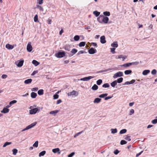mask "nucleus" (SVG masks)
<instances>
[{"label":"nucleus","mask_w":157,"mask_h":157,"mask_svg":"<svg viewBox=\"0 0 157 157\" xmlns=\"http://www.w3.org/2000/svg\"><path fill=\"white\" fill-rule=\"evenodd\" d=\"M33 107L32 106H31L30 107V109H31L30 110H29V113L31 114H34L36 113L37 111H39V109H38L37 108H35L34 109H33Z\"/></svg>","instance_id":"nucleus-1"},{"label":"nucleus","mask_w":157,"mask_h":157,"mask_svg":"<svg viewBox=\"0 0 157 157\" xmlns=\"http://www.w3.org/2000/svg\"><path fill=\"white\" fill-rule=\"evenodd\" d=\"M55 56L57 58H62L65 56V52L64 51L62 52H59L55 55Z\"/></svg>","instance_id":"nucleus-2"},{"label":"nucleus","mask_w":157,"mask_h":157,"mask_svg":"<svg viewBox=\"0 0 157 157\" xmlns=\"http://www.w3.org/2000/svg\"><path fill=\"white\" fill-rule=\"evenodd\" d=\"M36 122H34V123L31 124H30L28 126H27L26 127V128H25L24 129H23L22 130V132L25 131L26 130H27L28 129H30V128H33V127L34 126L36 125Z\"/></svg>","instance_id":"nucleus-3"},{"label":"nucleus","mask_w":157,"mask_h":157,"mask_svg":"<svg viewBox=\"0 0 157 157\" xmlns=\"http://www.w3.org/2000/svg\"><path fill=\"white\" fill-rule=\"evenodd\" d=\"M109 20V18L108 17L103 15L101 24H107L108 23Z\"/></svg>","instance_id":"nucleus-4"},{"label":"nucleus","mask_w":157,"mask_h":157,"mask_svg":"<svg viewBox=\"0 0 157 157\" xmlns=\"http://www.w3.org/2000/svg\"><path fill=\"white\" fill-rule=\"evenodd\" d=\"M123 76V72L119 71L115 73L113 76L114 78H116L119 77H121Z\"/></svg>","instance_id":"nucleus-5"},{"label":"nucleus","mask_w":157,"mask_h":157,"mask_svg":"<svg viewBox=\"0 0 157 157\" xmlns=\"http://www.w3.org/2000/svg\"><path fill=\"white\" fill-rule=\"evenodd\" d=\"M67 95L68 96L74 95L75 96H76L78 95V92L76 91L73 90L72 92L68 93Z\"/></svg>","instance_id":"nucleus-6"},{"label":"nucleus","mask_w":157,"mask_h":157,"mask_svg":"<svg viewBox=\"0 0 157 157\" xmlns=\"http://www.w3.org/2000/svg\"><path fill=\"white\" fill-rule=\"evenodd\" d=\"M96 50L93 48H91L89 50L88 52L90 54H94L96 52Z\"/></svg>","instance_id":"nucleus-7"},{"label":"nucleus","mask_w":157,"mask_h":157,"mask_svg":"<svg viewBox=\"0 0 157 157\" xmlns=\"http://www.w3.org/2000/svg\"><path fill=\"white\" fill-rule=\"evenodd\" d=\"M33 49L32 46L30 43H28L27 46V50L29 52H31Z\"/></svg>","instance_id":"nucleus-8"},{"label":"nucleus","mask_w":157,"mask_h":157,"mask_svg":"<svg viewBox=\"0 0 157 157\" xmlns=\"http://www.w3.org/2000/svg\"><path fill=\"white\" fill-rule=\"evenodd\" d=\"M94 77H92V76H88L87 77H85L82 78L81 79V80L84 81H87L91 78H93Z\"/></svg>","instance_id":"nucleus-9"},{"label":"nucleus","mask_w":157,"mask_h":157,"mask_svg":"<svg viewBox=\"0 0 157 157\" xmlns=\"http://www.w3.org/2000/svg\"><path fill=\"white\" fill-rule=\"evenodd\" d=\"M100 42L102 44H105L106 43V41L105 40V36H103L100 37Z\"/></svg>","instance_id":"nucleus-10"},{"label":"nucleus","mask_w":157,"mask_h":157,"mask_svg":"<svg viewBox=\"0 0 157 157\" xmlns=\"http://www.w3.org/2000/svg\"><path fill=\"white\" fill-rule=\"evenodd\" d=\"M60 149L59 148L53 149L52 150V152L54 153L57 152L58 154H60V152L59 151Z\"/></svg>","instance_id":"nucleus-11"},{"label":"nucleus","mask_w":157,"mask_h":157,"mask_svg":"<svg viewBox=\"0 0 157 157\" xmlns=\"http://www.w3.org/2000/svg\"><path fill=\"white\" fill-rule=\"evenodd\" d=\"M6 47L8 49H12L14 47L12 45L8 44L6 45Z\"/></svg>","instance_id":"nucleus-12"},{"label":"nucleus","mask_w":157,"mask_h":157,"mask_svg":"<svg viewBox=\"0 0 157 157\" xmlns=\"http://www.w3.org/2000/svg\"><path fill=\"white\" fill-rule=\"evenodd\" d=\"M9 109L7 108H4L1 111V112L5 113L9 112Z\"/></svg>","instance_id":"nucleus-13"},{"label":"nucleus","mask_w":157,"mask_h":157,"mask_svg":"<svg viewBox=\"0 0 157 157\" xmlns=\"http://www.w3.org/2000/svg\"><path fill=\"white\" fill-rule=\"evenodd\" d=\"M103 15H101L97 18V20L100 23H101Z\"/></svg>","instance_id":"nucleus-14"},{"label":"nucleus","mask_w":157,"mask_h":157,"mask_svg":"<svg viewBox=\"0 0 157 157\" xmlns=\"http://www.w3.org/2000/svg\"><path fill=\"white\" fill-rule=\"evenodd\" d=\"M101 98H95V99L94 100V103H98L101 101Z\"/></svg>","instance_id":"nucleus-15"},{"label":"nucleus","mask_w":157,"mask_h":157,"mask_svg":"<svg viewBox=\"0 0 157 157\" xmlns=\"http://www.w3.org/2000/svg\"><path fill=\"white\" fill-rule=\"evenodd\" d=\"M70 46L68 45H66L64 46V49L66 51H69L70 50Z\"/></svg>","instance_id":"nucleus-16"},{"label":"nucleus","mask_w":157,"mask_h":157,"mask_svg":"<svg viewBox=\"0 0 157 157\" xmlns=\"http://www.w3.org/2000/svg\"><path fill=\"white\" fill-rule=\"evenodd\" d=\"M32 81V79L31 78H29L25 80L24 81V83L26 84H29L31 83Z\"/></svg>","instance_id":"nucleus-17"},{"label":"nucleus","mask_w":157,"mask_h":157,"mask_svg":"<svg viewBox=\"0 0 157 157\" xmlns=\"http://www.w3.org/2000/svg\"><path fill=\"white\" fill-rule=\"evenodd\" d=\"M37 95V94L36 93L34 92H32L31 94V97L33 98H35L36 97Z\"/></svg>","instance_id":"nucleus-18"},{"label":"nucleus","mask_w":157,"mask_h":157,"mask_svg":"<svg viewBox=\"0 0 157 157\" xmlns=\"http://www.w3.org/2000/svg\"><path fill=\"white\" fill-rule=\"evenodd\" d=\"M24 62V60H22L20 61L19 62L18 64H17V66L18 67H21L23 65Z\"/></svg>","instance_id":"nucleus-19"},{"label":"nucleus","mask_w":157,"mask_h":157,"mask_svg":"<svg viewBox=\"0 0 157 157\" xmlns=\"http://www.w3.org/2000/svg\"><path fill=\"white\" fill-rule=\"evenodd\" d=\"M111 46L113 47L117 48L118 46V44L117 42H114L112 44Z\"/></svg>","instance_id":"nucleus-20"},{"label":"nucleus","mask_w":157,"mask_h":157,"mask_svg":"<svg viewBox=\"0 0 157 157\" xmlns=\"http://www.w3.org/2000/svg\"><path fill=\"white\" fill-rule=\"evenodd\" d=\"M150 72L149 70H145L143 72L142 74L144 75H146Z\"/></svg>","instance_id":"nucleus-21"},{"label":"nucleus","mask_w":157,"mask_h":157,"mask_svg":"<svg viewBox=\"0 0 157 157\" xmlns=\"http://www.w3.org/2000/svg\"><path fill=\"white\" fill-rule=\"evenodd\" d=\"M32 63L35 66H37L39 64V63L38 61L35 60H33L32 61Z\"/></svg>","instance_id":"nucleus-22"},{"label":"nucleus","mask_w":157,"mask_h":157,"mask_svg":"<svg viewBox=\"0 0 157 157\" xmlns=\"http://www.w3.org/2000/svg\"><path fill=\"white\" fill-rule=\"evenodd\" d=\"M133 64V63H127L125 64H124L122 66L124 67H128L130 66V65Z\"/></svg>","instance_id":"nucleus-23"},{"label":"nucleus","mask_w":157,"mask_h":157,"mask_svg":"<svg viewBox=\"0 0 157 157\" xmlns=\"http://www.w3.org/2000/svg\"><path fill=\"white\" fill-rule=\"evenodd\" d=\"M117 80H115L111 83V85L113 87H114L117 84Z\"/></svg>","instance_id":"nucleus-24"},{"label":"nucleus","mask_w":157,"mask_h":157,"mask_svg":"<svg viewBox=\"0 0 157 157\" xmlns=\"http://www.w3.org/2000/svg\"><path fill=\"white\" fill-rule=\"evenodd\" d=\"M59 111L56 110L55 111H52L50 112L49 113L51 114H55L59 112Z\"/></svg>","instance_id":"nucleus-25"},{"label":"nucleus","mask_w":157,"mask_h":157,"mask_svg":"<svg viewBox=\"0 0 157 157\" xmlns=\"http://www.w3.org/2000/svg\"><path fill=\"white\" fill-rule=\"evenodd\" d=\"M98 86L96 84H94L92 87V89L94 90H96L98 89Z\"/></svg>","instance_id":"nucleus-26"},{"label":"nucleus","mask_w":157,"mask_h":157,"mask_svg":"<svg viewBox=\"0 0 157 157\" xmlns=\"http://www.w3.org/2000/svg\"><path fill=\"white\" fill-rule=\"evenodd\" d=\"M38 94L39 95H42L44 94V90L43 89H40L38 91Z\"/></svg>","instance_id":"nucleus-27"},{"label":"nucleus","mask_w":157,"mask_h":157,"mask_svg":"<svg viewBox=\"0 0 157 157\" xmlns=\"http://www.w3.org/2000/svg\"><path fill=\"white\" fill-rule=\"evenodd\" d=\"M132 72V71L131 70H127L124 72V74L126 75L130 74Z\"/></svg>","instance_id":"nucleus-28"},{"label":"nucleus","mask_w":157,"mask_h":157,"mask_svg":"<svg viewBox=\"0 0 157 157\" xmlns=\"http://www.w3.org/2000/svg\"><path fill=\"white\" fill-rule=\"evenodd\" d=\"M85 42H81L79 43L78 45L80 47H83L85 45Z\"/></svg>","instance_id":"nucleus-29"},{"label":"nucleus","mask_w":157,"mask_h":157,"mask_svg":"<svg viewBox=\"0 0 157 157\" xmlns=\"http://www.w3.org/2000/svg\"><path fill=\"white\" fill-rule=\"evenodd\" d=\"M46 153V151H43L41 152H40L39 155V157H41V156H44Z\"/></svg>","instance_id":"nucleus-30"},{"label":"nucleus","mask_w":157,"mask_h":157,"mask_svg":"<svg viewBox=\"0 0 157 157\" xmlns=\"http://www.w3.org/2000/svg\"><path fill=\"white\" fill-rule=\"evenodd\" d=\"M94 14L96 16L98 17L100 14V12H98L97 11H95L93 12Z\"/></svg>","instance_id":"nucleus-31"},{"label":"nucleus","mask_w":157,"mask_h":157,"mask_svg":"<svg viewBox=\"0 0 157 157\" xmlns=\"http://www.w3.org/2000/svg\"><path fill=\"white\" fill-rule=\"evenodd\" d=\"M103 14L105 16H109L110 15V13L109 11H105L103 12Z\"/></svg>","instance_id":"nucleus-32"},{"label":"nucleus","mask_w":157,"mask_h":157,"mask_svg":"<svg viewBox=\"0 0 157 157\" xmlns=\"http://www.w3.org/2000/svg\"><path fill=\"white\" fill-rule=\"evenodd\" d=\"M123 80V78L122 77L119 78L117 79V83H120Z\"/></svg>","instance_id":"nucleus-33"},{"label":"nucleus","mask_w":157,"mask_h":157,"mask_svg":"<svg viewBox=\"0 0 157 157\" xmlns=\"http://www.w3.org/2000/svg\"><path fill=\"white\" fill-rule=\"evenodd\" d=\"M79 39L80 37L78 35H76L74 37V40L76 41L78 40Z\"/></svg>","instance_id":"nucleus-34"},{"label":"nucleus","mask_w":157,"mask_h":157,"mask_svg":"<svg viewBox=\"0 0 157 157\" xmlns=\"http://www.w3.org/2000/svg\"><path fill=\"white\" fill-rule=\"evenodd\" d=\"M102 86L104 88H108L109 87V85L108 83H106L103 84Z\"/></svg>","instance_id":"nucleus-35"},{"label":"nucleus","mask_w":157,"mask_h":157,"mask_svg":"<svg viewBox=\"0 0 157 157\" xmlns=\"http://www.w3.org/2000/svg\"><path fill=\"white\" fill-rule=\"evenodd\" d=\"M126 132H127L126 129H123L120 131V134H122L125 133Z\"/></svg>","instance_id":"nucleus-36"},{"label":"nucleus","mask_w":157,"mask_h":157,"mask_svg":"<svg viewBox=\"0 0 157 157\" xmlns=\"http://www.w3.org/2000/svg\"><path fill=\"white\" fill-rule=\"evenodd\" d=\"M11 144V142H6L3 145V147H5L7 145H9L10 144Z\"/></svg>","instance_id":"nucleus-37"},{"label":"nucleus","mask_w":157,"mask_h":157,"mask_svg":"<svg viewBox=\"0 0 157 157\" xmlns=\"http://www.w3.org/2000/svg\"><path fill=\"white\" fill-rule=\"evenodd\" d=\"M77 52V50L75 48H73L71 51V52L73 54V55L75 54Z\"/></svg>","instance_id":"nucleus-38"},{"label":"nucleus","mask_w":157,"mask_h":157,"mask_svg":"<svg viewBox=\"0 0 157 157\" xmlns=\"http://www.w3.org/2000/svg\"><path fill=\"white\" fill-rule=\"evenodd\" d=\"M12 151H13V155H16V154L17 153L18 150L16 149H14Z\"/></svg>","instance_id":"nucleus-39"},{"label":"nucleus","mask_w":157,"mask_h":157,"mask_svg":"<svg viewBox=\"0 0 157 157\" xmlns=\"http://www.w3.org/2000/svg\"><path fill=\"white\" fill-rule=\"evenodd\" d=\"M107 95H108V94L106 93V94H101L100 95L99 97L100 98H103L104 97H105L107 96Z\"/></svg>","instance_id":"nucleus-40"},{"label":"nucleus","mask_w":157,"mask_h":157,"mask_svg":"<svg viewBox=\"0 0 157 157\" xmlns=\"http://www.w3.org/2000/svg\"><path fill=\"white\" fill-rule=\"evenodd\" d=\"M102 80L101 79H99L97 81V85H99L102 83Z\"/></svg>","instance_id":"nucleus-41"},{"label":"nucleus","mask_w":157,"mask_h":157,"mask_svg":"<svg viewBox=\"0 0 157 157\" xmlns=\"http://www.w3.org/2000/svg\"><path fill=\"white\" fill-rule=\"evenodd\" d=\"M111 132L113 133H115L117 132V130L116 128L115 129H111Z\"/></svg>","instance_id":"nucleus-42"},{"label":"nucleus","mask_w":157,"mask_h":157,"mask_svg":"<svg viewBox=\"0 0 157 157\" xmlns=\"http://www.w3.org/2000/svg\"><path fill=\"white\" fill-rule=\"evenodd\" d=\"M38 141H36L33 144V146L35 147H38Z\"/></svg>","instance_id":"nucleus-43"},{"label":"nucleus","mask_w":157,"mask_h":157,"mask_svg":"<svg viewBox=\"0 0 157 157\" xmlns=\"http://www.w3.org/2000/svg\"><path fill=\"white\" fill-rule=\"evenodd\" d=\"M34 21L35 22L38 21V17L37 15H36L34 17Z\"/></svg>","instance_id":"nucleus-44"},{"label":"nucleus","mask_w":157,"mask_h":157,"mask_svg":"<svg viewBox=\"0 0 157 157\" xmlns=\"http://www.w3.org/2000/svg\"><path fill=\"white\" fill-rule=\"evenodd\" d=\"M37 8H38V9L41 11H43L44 10L43 8L40 6L38 5L37 6Z\"/></svg>","instance_id":"nucleus-45"},{"label":"nucleus","mask_w":157,"mask_h":157,"mask_svg":"<svg viewBox=\"0 0 157 157\" xmlns=\"http://www.w3.org/2000/svg\"><path fill=\"white\" fill-rule=\"evenodd\" d=\"M17 101L16 100H13V101H10V105H12L13 104H15V103H17Z\"/></svg>","instance_id":"nucleus-46"},{"label":"nucleus","mask_w":157,"mask_h":157,"mask_svg":"<svg viewBox=\"0 0 157 157\" xmlns=\"http://www.w3.org/2000/svg\"><path fill=\"white\" fill-rule=\"evenodd\" d=\"M127 143V142L124 140H121V141L120 144L121 145H123Z\"/></svg>","instance_id":"nucleus-47"},{"label":"nucleus","mask_w":157,"mask_h":157,"mask_svg":"<svg viewBox=\"0 0 157 157\" xmlns=\"http://www.w3.org/2000/svg\"><path fill=\"white\" fill-rule=\"evenodd\" d=\"M124 138L125 140H127L128 141H130L131 140L130 136H126Z\"/></svg>","instance_id":"nucleus-48"},{"label":"nucleus","mask_w":157,"mask_h":157,"mask_svg":"<svg viewBox=\"0 0 157 157\" xmlns=\"http://www.w3.org/2000/svg\"><path fill=\"white\" fill-rule=\"evenodd\" d=\"M134 109H131L130 112H129V114L131 115H132V114H133V113H134Z\"/></svg>","instance_id":"nucleus-49"},{"label":"nucleus","mask_w":157,"mask_h":157,"mask_svg":"<svg viewBox=\"0 0 157 157\" xmlns=\"http://www.w3.org/2000/svg\"><path fill=\"white\" fill-rule=\"evenodd\" d=\"M151 73L152 74L154 75H155L156 73V71L155 69H154L151 71Z\"/></svg>","instance_id":"nucleus-50"},{"label":"nucleus","mask_w":157,"mask_h":157,"mask_svg":"<svg viewBox=\"0 0 157 157\" xmlns=\"http://www.w3.org/2000/svg\"><path fill=\"white\" fill-rule=\"evenodd\" d=\"M53 97L54 99H57L59 98V95L57 94H54Z\"/></svg>","instance_id":"nucleus-51"},{"label":"nucleus","mask_w":157,"mask_h":157,"mask_svg":"<svg viewBox=\"0 0 157 157\" xmlns=\"http://www.w3.org/2000/svg\"><path fill=\"white\" fill-rule=\"evenodd\" d=\"M115 48H111L110 50L111 52H112L113 54L114 53H115Z\"/></svg>","instance_id":"nucleus-52"},{"label":"nucleus","mask_w":157,"mask_h":157,"mask_svg":"<svg viewBox=\"0 0 157 157\" xmlns=\"http://www.w3.org/2000/svg\"><path fill=\"white\" fill-rule=\"evenodd\" d=\"M83 131H82L80 132H79L78 133H77L74 136V137L75 138L76 137L78 136V135H79L81 134V133H82V132H83Z\"/></svg>","instance_id":"nucleus-53"},{"label":"nucleus","mask_w":157,"mask_h":157,"mask_svg":"<svg viewBox=\"0 0 157 157\" xmlns=\"http://www.w3.org/2000/svg\"><path fill=\"white\" fill-rule=\"evenodd\" d=\"M151 122L153 124H155L157 123V119H155L153 120Z\"/></svg>","instance_id":"nucleus-54"},{"label":"nucleus","mask_w":157,"mask_h":157,"mask_svg":"<svg viewBox=\"0 0 157 157\" xmlns=\"http://www.w3.org/2000/svg\"><path fill=\"white\" fill-rule=\"evenodd\" d=\"M38 90V88L37 87H35L31 89L32 91H36Z\"/></svg>","instance_id":"nucleus-55"},{"label":"nucleus","mask_w":157,"mask_h":157,"mask_svg":"<svg viewBox=\"0 0 157 157\" xmlns=\"http://www.w3.org/2000/svg\"><path fill=\"white\" fill-rule=\"evenodd\" d=\"M37 73H38V71H34L32 73L31 75H34L36 74Z\"/></svg>","instance_id":"nucleus-56"},{"label":"nucleus","mask_w":157,"mask_h":157,"mask_svg":"<svg viewBox=\"0 0 157 157\" xmlns=\"http://www.w3.org/2000/svg\"><path fill=\"white\" fill-rule=\"evenodd\" d=\"M75 154L74 152H72L68 155V157H72Z\"/></svg>","instance_id":"nucleus-57"},{"label":"nucleus","mask_w":157,"mask_h":157,"mask_svg":"<svg viewBox=\"0 0 157 157\" xmlns=\"http://www.w3.org/2000/svg\"><path fill=\"white\" fill-rule=\"evenodd\" d=\"M48 23V24H51V21H52V19L50 18H48L47 21Z\"/></svg>","instance_id":"nucleus-58"},{"label":"nucleus","mask_w":157,"mask_h":157,"mask_svg":"<svg viewBox=\"0 0 157 157\" xmlns=\"http://www.w3.org/2000/svg\"><path fill=\"white\" fill-rule=\"evenodd\" d=\"M119 153V151L117 149L115 150L114 151V153L115 154V155H117V154L118 153Z\"/></svg>","instance_id":"nucleus-59"},{"label":"nucleus","mask_w":157,"mask_h":157,"mask_svg":"<svg viewBox=\"0 0 157 157\" xmlns=\"http://www.w3.org/2000/svg\"><path fill=\"white\" fill-rule=\"evenodd\" d=\"M7 77V76L6 75L3 74V75L2 76V78H6Z\"/></svg>","instance_id":"nucleus-60"},{"label":"nucleus","mask_w":157,"mask_h":157,"mask_svg":"<svg viewBox=\"0 0 157 157\" xmlns=\"http://www.w3.org/2000/svg\"><path fill=\"white\" fill-rule=\"evenodd\" d=\"M38 2V3L40 5L42 4L43 3V0H37Z\"/></svg>","instance_id":"nucleus-61"},{"label":"nucleus","mask_w":157,"mask_h":157,"mask_svg":"<svg viewBox=\"0 0 157 157\" xmlns=\"http://www.w3.org/2000/svg\"><path fill=\"white\" fill-rule=\"evenodd\" d=\"M112 97V96H108V97H106L105 98V100H108L109 99H110Z\"/></svg>","instance_id":"nucleus-62"},{"label":"nucleus","mask_w":157,"mask_h":157,"mask_svg":"<svg viewBox=\"0 0 157 157\" xmlns=\"http://www.w3.org/2000/svg\"><path fill=\"white\" fill-rule=\"evenodd\" d=\"M84 53V52L83 51H79L78 53L77 54L78 55H79L80 54H83V53Z\"/></svg>","instance_id":"nucleus-63"},{"label":"nucleus","mask_w":157,"mask_h":157,"mask_svg":"<svg viewBox=\"0 0 157 157\" xmlns=\"http://www.w3.org/2000/svg\"><path fill=\"white\" fill-rule=\"evenodd\" d=\"M62 102V101L60 99L58 100L57 101V104H59Z\"/></svg>","instance_id":"nucleus-64"}]
</instances>
